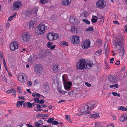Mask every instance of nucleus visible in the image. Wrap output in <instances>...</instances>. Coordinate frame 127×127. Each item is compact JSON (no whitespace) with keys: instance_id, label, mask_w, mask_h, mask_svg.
<instances>
[{"instance_id":"f3484780","label":"nucleus","mask_w":127,"mask_h":127,"mask_svg":"<svg viewBox=\"0 0 127 127\" xmlns=\"http://www.w3.org/2000/svg\"><path fill=\"white\" fill-rule=\"evenodd\" d=\"M60 70V68L59 65L57 64H55L53 66V68H52V71L56 72L58 71H59Z\"/></svg>"},{"instance_id":"ddd939ff","label":"nucleus","mask_w":127,"mask_h":127,"mask_svg":"<svg viewBox=\"0 0 127 127\" xmlns=\"http://www.w3.org/2000/svg\"><path fill=\"white\" fill-rule=\"evenodd\" d=\"M21 2L17 1L15 2L13 6V8L15 10H17L21 6Z\"/></svg>"},{"instance_id":"2eb2a0df","label":"nucleus","mask_w":127,"mask_h":127,"mask_svg":"<svg viewBox=\"0 0 127 127\" xmlns=\"http://www.w3.org/2000/svg\"><path fill=\"white\" fill-rule=\"evenodd\" d=\"M95 101H91L87 104V105L92 110V109L95 107Z\"/></svg>"},{"instance_id":"9d476101","label":"nucleus","mask_w":127,"mask_h":127,"mask_svg":"<svg viewBox=\"0 0 127 127\" xmlns=\"http://www.w3.org/2000/svg\"><path fill=\"white\" fill-rule=\"evenodd\" d=\"M90 41L89 39L86 40L82 43V47L84 49H87L90 46Z\"/></svg>"},{"instance_id":"0e129e2a","label":"nucleus","mask_w":127,"mask_h":127,"mask_svg":"<svg viewBox=\"0 0 127 127\" xmlns=\"http://www.w3.org/2000/svg\"><path fill=\"white\" fill-rule=\"evenodd\" d=\"M2 79L4 81H7V79L6 78H5L4 76H2Z\"/></svg>"},{"instance_id":"09e8293b","label":"nucleus","mask_w":127,"mask_h":127,"mask_svg":"<svg viewBox=\"0 0 127 127\" xmlns=\"http://www.w3.org/2000/svg\"><path fill=\"white\" fill-rule=\"evenodd\" d=\"M100 20L99 21V22L100 23L102 24L104 22V18L103 17L101 16L100 18Z\"/></svg>"},{"instance_id":"774afa93","label":"nucleus","mask_w":127,"mask_h":127,"mask_svg":"<svg viewBox=\"0 0 127 127\" xmlns=\"http://www.w3.org/2000/svg\"><path fill=\"white\" fill-rule=\"evenodd\" d=\"M41 95L40 94L37 93H36V96L38 97H40V96Z\"/></svg>"},{"instance_id":"3c124183","label":"nucleus","mask_w":127,"mask_h":127,"mask_svg":"<svg viewBox=\"0 0 127 127\" xmlns=\"http://www.w3.org/2000/svg\"><path fill=\"white\" fill-rule=\"evenodd\" d=\"M96 42L98 45H100L102 43V40L100 39H97L96 41Z\"/></svg>"},{"instance_id":"72a5a7b5","label":"nucleus","mask_w":127,"mask_h":127,"mask_svg":"<svg viewBox=\"0 0 127 127\" xmlns=\"http://www.w3.org/2000/svg\"><path fill=\"white\" fill-rule=\"evenodd\" d=\"M61 46H67L68 45L67 42L64 41H63L61 43Z\"/></svg>"},{"instance_id":"603ef678","label":"nucleus","mask_w":127,"mask_h":127,"mask_svg":"<svg viewBox=\"0 0 127 127\" xmlns=\"http://www.w3.org/2000/svg\"><path fill=\"white\" fill-rule=\"evenodd\" d=\"M53 45V43L51 42H48L47 44V46L48 48H50Z\"/></svg>"},{"instance_id":"c9c22d12","label":"nucleus","mask_w":127,"mask_h":127,"mask_svg":"<svg viewBox=\"0 0 127 127\" xmlns=\"http://www.w3.org/2000/svg\"><path fill=\"white\" fill-rule=\"evenodd\" d=\"M45 92H47L49 90V86L48 85V83H46L45 84Z\"/></svg>"},{"instance_id":"58836bf2","label":"nucleus","mask_w":127,"mask_h":127,"mask_svg":"<svg viewBox=\"0 0 127 127\" xmlns=\"http://www.w3.org/2000/svg\"><path fill=\"white\" fill-rule=\"evenodd\" d=\"M65 117L66 118V119L70 123H71L72 122L70 119V117L68 115H66Z\"/></svg>"},{"instance_id":"7ed1b4c3","label":"nucleus","mask_w":127,"mask_h":127,"mask_svg":"<svg viewBox=\"0 0 127 127\" xmlns=\"http://www.w3.org/2000/svg\"><path fill=\"white\" fill-rule=\"evenodd\" d=\"M80 111L82 114H78V113H77V115L80 116L83 114H89L91 110L87 105H86L84 106V108H81Z\"/></svg>"},{"instance_id":"1a4fd4ad","label":"nucleus","mask_w":127,"mask_h":127,"mask_svg":"<svg viewBox=\"0 0 127 127\" xmlns=\"http://www.w3.org/2000/svg\"><path fill=\"white\" fill-rule=\"evenodd\" d=\"M71 42L73 44H77L80 42L79 37L78 36L75 35L72 36L70 38Z\"/></svg>"},{"instance_id":"e2e57ef3","label":"nucleus","mask_w":127,"mask_h":127,"mask_svg":"<svg viewBox=\"0 0 127 127\" xmlns=\"http://www.w3.org/2000/svg\"><path fill=\"white\" fill-rule=\"evenodd\" d=\"M44 102L43 100H39V103L40 104H42L44 103Z\"/></svg>"},{"instance_id":"bb28decb","label":"nucleus","mask_w":127,"mask_h":127,"mask_svg":"<svg viewBox=\"0 0 127 127\" xmlns=\"http://www.w3.org/2000/svg\"><path fill=\"white\" fill-rule=\"evenodd\" d=\"M6 92L9 94L10 93H15L16 92V91L14 89H12V88H10Z\"/></svg>"},{"instance_id":"f8f14e48","label":"nucleus","mask_w":127,"mask_h":127,"mask_svg":"<svg viewBox=\"0 0 127 127\" xmlns=\"http://www.w3.org/2000/svg\"><path fill=\"white\" fill-rule=\"evenodd\" d=\"M117 78L115 76L109 75L108 80L110 84H114L116 83L117 81Z\"/></svg>"},{"instance_id":"a19ab883","label":"nucleus","mask_w":127,"mask_h":127,"mask_svg":"<svg viewBox=\"0 0 127 127\" xmlns=\"http://www.w3.org/2000/svg\"><path fill=\"white\" fill-rule=\"evenodd\" d=\"M118 85L117 84H114V85H111L109 86L110 88H112L115 87L116 88H117L118 87Z\"/></svg>"},{"instance_id":"f03ea898","label":"nucleus","mask_w":127,"mask_h":127,"mask_svg":"<svg viewBox=\"0 0 127 127\" xmlns=\"http://www.w3.org/2000/svg\"><path fill=\"white\" fill-rule=\"evenodd\" d=\"M47 38L49 41H52L57 39L59 37L56 33L53 32H49L47 36Z\"/></svg>"},{"instance_id":"2f4dec72","label":"nucleus","mask_w":127,"mask_h":127,"mask_svg":"<svg viewBox=\"0 0 127 127\" xmlns=\"http://www.w3.org/2000/svg\"><path fill=\"white\" fill-rule=\"evenodd\" d=\"M16 13H15L12 16H10L8 19V20L9 21H11L14 18L16 17Z\"/></svg>"},{"instance_id":"393cba45","label":"nucleus","mask_w":127,"mask_h":127,"mask_svg":"<svg viewBox=\"0 0 127 127\" xmlns=\"http://www.w3.org/2000/svg\"><path fill=\"white\" fill-rule=\"evenodd\" d=\"M35 23V22L33 20H31L29 24L30 28L31 29H32Z\"/></svg>"},{"instance_id":"c756f323","label":"nucleus","mask_w":127,"mask_h":127,"mask_svg":"<svg viewBox=\"0 0 127 127\" xmlns=\"http://www.w3.org/2000/svg\"><path fill=\"white\" fill-rule=\"evenodd\" d=\"M48 116V114H38L37 115V117H47Z\"/></svg>"},{"instance_id":"4c0bfd02","label":"nucleus","mask_w":127,"mask_h":127,"mask_svg":"<svg viewBox=\"0 0 127 127\" xmlns=\"http://www.w3.org/2000/svg\"><path fill=\"white\" fill-rule=\"evenodd\" d=\"M54 118L52 117L51 118H50L48 119L47 121V122L49 123H51L53 122V121L54 120Z\"/></svg>"},{"instance_id":"7c9ffc66","label":"nucleus","mask_w":127,"mask_h":127,"mask_svg":"<svg viewBox=\"0 0 127 127\" xmlns=\"http://www.w3.org/2000/svg\"><path fill=\"white\" fill-rule=\"evenodd\" d=\"M24 101H18L17 103V106L18 105H22V104L24 105V106L25 107Z\"/></svg>"},{"instance_id":"5fc2aeb1","label":"nucleus","mask_w":127,"mask_h":127,"mask_svg":"<svg viewBox=\"0 0 127 127\" xmlns=\"http://www.w3.org/2000/svg\"><path fill=\"white\" fill-rule=\"evenodd\" d=\"M33 100L35 101V103H39V99L38 98H34Z\"/></svg>"},{"instance_id":"37998d69","label":"nucleus","mask_w":127,"mask_h":127,"mask_svg":"<svg viewBox=\"0 0 127 127\" xmlns=\"http://www.w3.org/2000/svg\"><path fill=\"white\" fill-rule=\"evenodd\" d=\"M104 46L106 52V54L107 52H109V49L108 48H107H107L108 47L107 45H106V44H105Z\"/></svg>"},{"instance_id":"6e6552de","label":"nucleus","mask_w":127,"mask_h":127,"mask_svg":"<svg viewBox=\"0 0 127 127\" xmlns=\"http://www.w3.org/2000/svg\"><path fill=\"white\" fill-rule=\"evenodd\" d=\"M47 27L44 24L41 23L39 24L36 28L35 30L37 32H45Z\"/></svg>"},{"instance_id":"13d9d810","label":"nucleus","mask_w":127,"mask_h":127,"mask_svg":"<svg viewBox=\"0 0 127 127\" xmlns=\"http://www.w3.org/2000/svg\"><path fill=\"white\" fill-rule=\"evenodd\" d=\"M63 78V81L64 82V83H66V82H67L66 81V79L64 77V75H63L62 76Z\"/></svg>"},{"instance_id":"ea45409f","label":"nucleus","mask_w":127,"mask_h":127,"mask_svg":"<svg viewBox=\"0 0 127 127\" xmlns=\"http://www.w3.org/2000/svg\"><path fill=\"white\" fill-rule=\"evenodd\" d=\"M119 109L120 110H121L122 111H127V108L124 107L122 106H121L119 108Z\"/></svg>"},{"instance_id":"9b49d317","label":"nucleus","mask_w":127,"mask_h":127,"mask_svg":"<svg viewBox=\"0 0 127 127\" xmlns=\"http://www.w3.org/2000/svg\"><path fill=\"white\" fill-rule=\"evenodd\" d=\"M10 47L11 50L12 51H14L18 47V42L17 41H13L10 44Z\"/></svg>"},{"instance_id":"4d7b16f0","label":"nucleus","mask_w":127,"mask_h":127,"mask_svg":"<svg viewBox=\"0 0 127 127\" xmlns=\"http://www.w3.org/2000/svg\"><path fill=\"white\" fill-rule=\"evenodd\" d=\"M85 84L86 86L89 87H90L91 86V84H90L86 82H85Z\"/></svg>"},{"instance_id":"a878e982","label":"nucleus","mask_w":127,"mask_h":127,"mask_svg":"<svg viewBox=\"0 0 127 127\" xmlns=\"http://www.w3.org/2000/svg\"><path fill=\"white\" fill-rule=\"evenodd\" d=\"M89 116L90 118H94L95 119L99 117V114L98 113H96L94 114H90Z\"/></svg>"},{"instance_id":"49530a36","label":"nucleus","mask_w":127,"mask_h":127,"mask_svg":"<svg viewBox=\"0 0 127 127\" xmlns=\"http://www.w3.org/2000/svg\"><path fill=\"white\" fill-rule=\"evenodd\" d=\"M83 21L88 25L90 24V22L87 19H83Z\"/></svg>"},{"instance_id":"f257e3e1","label":"nucleus","mask_w":127,"mask_h":127,"mask_svg":"<svg viewBox=\"0 0 127 127\" xmlns=\"http://www.w3.org/2000/svg\"><path fill=\"white\" fill-rule=\"evenodd\" d=\"M123 38L122 36L120 34L117 36L113 43V45L115 48H116L118 46H121L123 43Z\"/></svg>"},{"instance_id":"052dcab7","label":"nucleus","mask_w":127,"mask_h":127,"mask_svg":"<svg viewBox=\"0 0 127 127\" xmlns=\"http://www.w3.org/2000/svg\"><path fill=\"white\" fill-rule=\"evenodd\" d=\"M28 61L30 62H32L33 61L32 60V58L31 56L28 59Z\"/></svg>"},{"instance_id":"c03bdc74","label":"nucleus","mask_w":127,"mask_h":127,"mask_svg":"<svg viewBox=\"0 0 127 127\" xmlns=\"http://www.w3.org/2000/svg\"><path fill=\"white\" fill-rule=\"evenodd\" d=\"M59 93L60 94L62 95H64L66 92L65 91H64L62 90H59Z\"/></svg>"},{"instance_id":"39448f33","label":"nucleus","mask_w":127,"mask_h":127,"mask_svg":"<svg viewBox=\"0 0 127 127\" xmlns=\"http://www.w3.org/2000/svg\"><path fill=\"white\" fill-rule=\"evenodd\" d=\"M22 40L24 41H28L31 37V34L29 32H24L21 35Z\"/></svg>"},{"instance_id":"f704fd0d","label":"nucleus","mask_w":127,"mask_h":127,"mask_svg":"<svg viewBox=\"0 0 127 127\" xmlns=\"http://www.w3.org/2000/svg\"><path fill=\"white\" fill-rule=\"evenodd\" d=\"M49 1V0H39L40 2L43 4L47 3Z\"/></svg>"},{"instance_id":"c85d7f7f","label":"nucleus","mask_w":127,"mask_h":127,"mask_svg":"<svg viewBox=\"0 0 127 127\" xmlns=\"http://www.w3.org/2000/svg\"><path fill=\"white\" fill-rule=\"evenodd\" d=\"M97 17L96 16H93L92 19V22L93 23H95L97 21Z\"/></svg>"},{"instance_id":"69168bd1","label":"nucleus","mask_w":127,"mask_h":127,"mask_svg":"<svg viewBox=\"0 0 127 127\" xmlns=\"http://www.w3.org/2000/svg\"><path fill=\"white\" fill-rule=\"evenodd\" d=\"M117 63H115V64L117 65H119L120 64V61H116Z\"/></svg>"},{"instance_id":"e433bc0d","label":"nucleus","mask_w":127,"mask_h":127,"mask_svg":"<svg viewBox=\"0 0 127 127\" xmlns=\"http://www.w3.org/2000/svg\"><path fill=\"white\" fill-rule=\"evenodd\" d=\"M101 54V49H99L96 51L95 53V54L97 56L100 55Z\"/></svg>"},{"instance_id":"b1692460","label":"nucleus","mask_w":127,"mask_h":127,"mask_svg":"<svg viewBox=\"0 0 127 127\" xmlns=\"http://www.w3.org/2000/svg\"><path fill=\"white\" fill-rule=\"evenodd\" d=\"M49 52L47 51H41L40 52V55L42 58L46 56Z\"/></svg>"},{"instance_id":"a18cd8bd","label":"nucleus","mask_w":127,"mask_h":127,"mask_svg":"<svg viewBox=\"0 0 127 127\" xmlns=\"http://www.w3.org/2000/svg\"><path fill=\"white\" fill-rule=\"evenodd\" d=\"M75 19H74L73 18H70L69 21L71 23H73L75 21Z\"/></svg>"},{"instance_id":"473e14b6","label":"nucleus","mask_w":127,"mask_h":127,"mask_svg":"<svg viewBox=\"0 0 127 127\" xmlns=\"http://www.w3.org/2000/svg\"><path fill=\"white\" fill-rule=\"evenodd\" d=\"M25 105H28V107L29 108H31L32 107V104L29 102H25Z\"/></svg>"},{"instance_id":"0eeeda50","label":"nucleus","mask_w":127,"mask_h":127,"mask_svg":"<svg viewBox=\"0 0 127 127\" xmlns=\"http://www.w3.org/2000/svg\"><path fill=\"white\" fill-rule=\"evenodd\" d=\"M106 4V2L104 0H100L96 3V5L97 8L100 9L103 8Z\"/></svg>"},{"instance_id":"8fccbe9b","label":"nucleus","mask_w":127,"mask_h":127,"mask_svg":"<svg viewBox=\"0 0 127 127\" xmlns=\"http://www.w3.org/2000/svg\"><path fill=\"white\" fill-rule=\"evenodd\" d=\"M112 94L114 96H118L119 97H120V94H118L116 92H113Z\"/></svg>"},{"instance_id":"20e7f679","label":"nucleus","mask_w":127,"mask_h":127,"mask_svg":"<svg viewBox=\"0 0 127 127\" xmlns=\"http://www.w3.org/2000/svg\"><path fill=\"white\" fill-rule=\"evenodd\" d=\"M86 63L85 60L83 59L79 61L76 65L77 69H83L85 67Z\"/></svg>"},{"instance_id":"5701e85b","label":"nucleus","mask_w":127,"mask_h":127,"mask_svg":"<svg viewBox=\"0 0 127 127\" xmlns=\"http://www.w3.org/2000/svg\"><path fill=\"white\" fill-rule=\"evenodd\" d=\"M120 120L121 122H123L126 121L127 120V116L126 115L123 114L121 115Z\"/></svg>"},{"instance_id":"864d4df0","label":"nucleus","mask_w":127,"mask_h":127,"mask_svg":"<svg viewBox=\"0 0 127 127\" xmlns=\"http://www.w3.org/2000/svg\"><path fill=\"white\" fill-rule=\"evenodd\" d=\"M17 90L19 94H22V92L20 88L19 87L17 86Z\"/></svg>"},{"instance_id":"338daca9","label":"nucleus","mask_w":127,"mask_h":127,"mask_svg":"<svg viewBox=\"0 0 127 127\" xmlns=\"http://www.w3.org/2000/svg\"><path fill=\"white\" fill-rule=\"evenodd\" d=\"M55 47V45H53L50 47V49L51 50L53 49Z\"/></svg>"},{"instance_id":"a211bd4d","label":"nucleus","mask_w":127,"mask_h":127,"mask_svg":"<svg viewBox=\"0 0 127 127\" xmlns=\"http://www.w3.org/2000/svg\"><path fill=\"white\" fill-rule=\"evenodd\" d=\"M94 65L93 62L92 61H89L86 64L85 69H88L90 68Z\"/></svg>"},{"instance_id":"79ce46f5","label":"nucleus","mask_w":127,"mask_h":127,"mask_svg":"<svg viewBox=\"0 0 127 127\" xmlns=\"http://www.w3.org/2000/svg\"><path fill=\"white\" fill-rule=\"evenodd\" d=\"M94 30V29L93 27H90L88 28L86 30V31L87 32L90 31H92Z\"/></svg>"},{"instance_id":"4be33fe9","label":"nucleus","mask_w":127,"mask_h":127,"mask_svg":"<svg viewBox=\"0 0 127 127\" xmlns=\"http://www.w3.org/2000/svg\"><path fill=\"white\" fill-rule=\"evenodd\" d=\"M69 27L70 29H71V32H77V29L74 26H71L70 25H66L65 28L66 29L68 27Z\"/></svg>"},{"instance_id":"cd10ccee","label":"nucleus","mask_w":127,"mask_h":127,"mask_svg":"<svg viewBox=\"0 0 127 127\" xmlns=\"http://www.w3.org/2000/svg\"><path fill=\"white\" fill-rule=\"evenodd\" d=\"M77 94V93L75 91H72L71 92H68V94L70 96H72L73 95H75Z\"/></svg>"},{"instance_id":"412c9836","label":"nucleus","mask_w":127,"mask_h":127,"mask_svg":"<svg viewBox=\"0 0 127 127\" xmlns=\"http://www.w3.org/2000/svg\"><path fill=\"white\" fill-rule=\"evenodd\" d=\"M120 46V47L119 49V54L121 56H123L125 53V49L124 48L121 46H121Z\"/></svg>"},{"instance_id":"dca6fc26","label":"nucleus","mask_w":127,"mask_h":127,"mask_svg":"<svg viewBox=\"0 0 127 127\" xmlns=\"http://www.w3.org/2000/svg\"><path fill=\"white\" fill-rule=\"evenodd\" d=\"M71 0H62V3L65 6L69 5L71 3Z\"/></svg>"},{"instance_id":"aec40b11","label":"nucleus","mask_w":127,"mask_h":127,"mask_svg":"<svg viewBox=\"0 0 127 127\" xmlns=\"http://www.w3.org/2000/svg\"><path fill=\"white\" fill-rule=\"evenodd\" d=\"M25 15L27 17H30L32 14V11L30 9H27L25 13Z\"/></svg>"},{"instance_id":"6ab92c4d","label":"nucleus","mask_w":127,"mask_h":127,"mask_svg":"<svg viewBox=\"0 0 127 127\" xmlns=\"http://www.w3.org/2000/svg\"><path fill=\"white\" fill-rule=\"evenodd\" d=\"M64 88L66 90L69 89L71 86V84L70 82H66L64 83Z\"/></svg>"},{"instance_id":"de8ad7c7","label":"nucleus","mask_w":127,"mask_h":127,"mask_svg":"<svg viewBox=\"0 0 127 127\" xmlns=\"http://www.w3.org/2000/svg\"><path fill=\"white\" fill-rule=\"evenodd\" d=\"M40 121H39L35 123V126L36 127H40L41 125V124H40Z\"/></svg>"},{"instance_id":"680f3d73","label":"nucleus","mask_w":127,"mask_h":127,"mask_svg":"<svg viewBox=\"0 0 127 127\" xmlns=\"http://www.w3.org/2000/svg\"><path fill=\"white\" fill-rule=\"evenodd\" d=\"M27 84L28 86H31L32 85V83L31 81H29L27 82Z\"/></svg>"},{"instance_id":"bf43d9fd","label":"nucleus","mask_w":127,"mask_h":127,"mask_svg":"<svg viewBox=\"0 0 127 127\" xmlns=\"http://www.w3.org/2000/svg\"><path fill=\"white\" fill-rule=\"evenodd\" d=\"M114 59L113 58H111L110 60V63L111 64H113V61H114Z\"/></svg>"},{"instance_id":"4468645a","label":"nucleus","mask_w":127,"mask_h":127,"mask_svg":"<svg viewBox=\"0 0 127 127\" xmlns=\"http://www.w3.org/2000/svg\"><path fill=\"white\" fill-rule=\"evenodd\" d=\"M18 80L21 82L24 83L27 81V78L26 76L24 75H20L18 77Z\"/></svg>"},{"instance_id":"423d86ee","label":"nucleus","mask_w":127,"mask_h":127,"mask_svg":"<svg viewBox=\"0 0 127 127\" xmlns=\"http://www.w3.org/2000/svg\"><path fill=\"white\" fill-rule=\"evenodd\" d=\"M42 69V65L40 64H36L34 67L35 72L38 75H39L41 74Z\"/></svg>"},{"instance_id":"6e6d98bb","label":"nucleus","mask_w":127,"mask_h":127,"mask_svg":"<svg viewBox=\"0 0 127 127\" xmlns=\"http://www.w3.org/2000/svg\"><path fill=\"white\" fill-rule=\"evenodd\" d=\"M59 124V122L58 121H54L52 123V125H56Z\"/></svg>"}]
</instances>
